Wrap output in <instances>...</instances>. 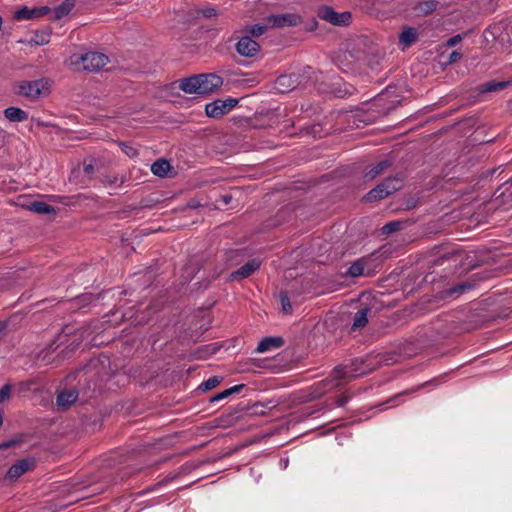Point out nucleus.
Returning a JSON list of instances; mask_svg holds the SVG:
<instances>
[{
	"instance_id": "72a5a7b5",
	"label": "nucleus",
	"mask_w": 512,
	"mask_h": 512,
	"mask_svg": "<svg viewBox=\"0 0 512 512\" xmlns=\"http://www.w3.org/2000/svg\"><path fill=\"white\" fill-rule=\"evenodd\" d=\"M462 58V54L458 51H453L446 62V65L453 64Z\"/></svg>"
},
{
	"instance_id": "6ab92c4d",
	"label": "nucleus",
	"mask_w": 512,
	"mask_h": 512,
	"mask_svg": "<svg viewBox=\"0 0 512 512\" xmlns=\"http://www.w3.org/2000/svg\"><path fill=\"white\" fill-rule=\"evenodd\" d=\"M171 170L170 163L165 159H160L155 161L151 165V171L154 175L158 177H165L168 175V172Z\"/></svg>"
},
{
	"instance_id": "a878e982",
	"label": "nucleus",
	"mask_w": 512,
	"mask_h": 512,
	"mask_svg": "<svg viewBox=\"0 0 512 512\" xmlns=\"http://www.w3.org/2000/svg\"><path fill=\"white\" fill-rule=\"evenodd\" d=\"M347 273L352 277L361 276L364 273V265L362 261L354 262L349 268Z\"/></svg>"
},
{
	"instance_id": "5701e85b",
	"label": "nucleus",
	"mask_w": 512,
	"mask_h": 512,
	"mask_svg": "<svg viewBox=\"0 0 512 512\" xmlns=\"http://www.w3.org/2000/svg\"><path fill=\"white\" fill-rule=\"evenodd\" d=\"M179 91H182L181 79L162 86L160 93L169 96H177L179 95Z\"/></svg>"
},
{
	"instance_id": "c9c22d12",
	"label": "nucleus",
	"mask_w": 512,
	"mask_h": 512,
	"mask_svg": "<svg viewBox=\"0 0 512 512\" xmlns=\"http://www.w3.org/2000/svg\"><path fill=\"white\" fill-rule=\"evenodd\" d=\"M201 12L206 18H211L217 15L216 10L213 7L204 8Z\"/></svg>"
},
{
	"instance_id": "c85d7f7f",
	"label": "nucleus",
	"mask_w": 512,
	"mask_h": 512,
	"mask_svg": "<svg viewBox=\"0 0 512 512\" xmlns=\"http://www.w3.org/2000/svg\"><path fill=\"white\" fill-rule=\"evenodd\" d=\"M388 167L387 161L379 162L377 165H375L368 173L367 177L369 178H375L377 175H379L385 168Z\"/></svg>"
},
{
	"instance_id": "e433bc0d",
	"label": "nucleus",
	"mask_w": 512,
	"mask_h": 512,
	"mask_svg": "<svg viewBox=\"0 0 512 512\" xmlns=\"http://www.w3.org/2000/svg\"><path fill=\"white\" fill-rule=\"evenodd\" d=\"M49 34L46 33V34H43L41 37H40V40H35L37 44H45L49 41Z\"/></svg>"
},
{
	"instance_id": "1a4fd4ad",
	"label": "nucleus",
	"mask_w": 512,
	"mask_h": 512,
	"mask_svg": "<svg viewBox=\"0 0 512 512\" xmlns=\"http://www.w3.org/2000/svg\"><path fill=\"white\" fill-rule=\"evenodd\" d=\"M259 49V43L246 34H243L236 43V51L244 57L255 56Z\"/></svg>"
},
{
	"instance_id": "f03ea898",
	"label": "nucleus",
	"mask_w": 512,
	"mask_h": 512,
	"mask_svg": "<svg viewBox=\"0 0 512 512\" xmlns=\"http://www.w3.org/2000/svg\"><path fill=\"white\" fill-rule=\"evenodd\" d=\"M109 62L107 55L99 52H87L80 56H72L71 64L75 66L76 70H85L96 72L104 68Z\"/></svg>"
},
{
	"instance_id": "b1692460",
	"label": "nucleus",
	"mask_w": 512,
	"mask_h": 512,
	"mask_svg": "<svg viewBox=\"0 0 512 512\" xmlns=\"http://www.w3.org/2000/svg\"><path fill=\"white\" fill-rule=\"evenodd\" d=\"M368 309H362L355 314L353 320V329L363 328L368 322Z\"/></svg>"
},
{
	"instance_id": "f704fd0d",
	"label": "nucleus",
	"mask_w": 512,
	"mask_h": 512,
	"mask_svg": "<svg viewBox=\"0 0 512 512\" xmlns=\"http://www.w3.org/2000/svg\"><path fill=\"white\" fill-rule=\"evenodd\" d=\"M399 226V222H390L383 227V231L384 233H391L398 230Z\"/></svg>"
},
{
	"instance_id": "bb28decb",
	"label": "nucleus",
	"mask_w": 512,
	"mask_h": 512,
	"mask_svg": "<svg viewBox=\"0 0 512 512\" xmlns=\"http://www.w3.org/2000/svg\"><path fill=\"white\" fill-rule=\"evenodd\" d=\"M221 382V379L220 377L218 376H213V377H210L208 380H206L205 382H203L199 388L203 391H208V390H211L213 388H215L216 386H218Z\"/></svg>"
},
{
	"instance_id": "a211bd4d",
	"label": "nucleus",
	"mask_w": 512,
	"mask_h": 512,
	"mask_svg": "<svg viewBox=\"0 0 512 512\" xmlns=\"http://www.w3.org/2000/svg\"><path fill=\"white\" fill-rule=\"evenodd\" d=\"M4 115L11 122H23L28 119L27 112L17 107L6 108Z\"/></svg>"
},
{
	"instance_id": "f3484780",
	"label": "nucleus",
	"mask_w": 512,
	"mask_h": 512,
	"mask_svg": "<svg viewBox=\"0 0 512 512\" xmlns=\"http://www.w3.org/2000/svg\"><path fill=\"white\" fill-rule=\"evenodd\" d=\"M30 468V463L26 460H21L11 466L8 470L7 476L11 480H16Z\"/></svg>"
},
{
	"instance_id": "7ed1b4c3",
	"label": "nucleus",
	"mask_w": 512,
	"mask_h": 512,
	"mask_svg": "<svg viewBox=\"0 0 512 512\" xmlns=\"http://www.w3.org/2000/svg\"><path fill=\"white\" fill-rule=\"evenodd\" d=\"M18 96H39L41 94L51 93V84L47 79L35 81H23L15 89Z\"/></svg>"
},
{
	"instance_id": "4be33fe9",
	"label": "nucleus",
	"mask_w": 512,
	"mask_h": 512,
	"mask_svg": "<svg viewBox=\"0 0 512 512\" xmlns=\"http://www.w3.org/2000/svg\"><path fill=\"white\" fill-rule=\"evenodd\" d=\"M269 24L268 22H266V24H255V25H250V26H246L243 30H242V33L243 34H246V35H249L251 38L252 37H260L261 35H263L264 33H266L267 29L269 28Z\"/></svg>"
},
{
	"instance_id": "20e7f679",
	"label": "nucleus",
	"mask_w": 512,
	"mask_h": 512,
	"mask_svg": "<svg viewBox=\"0 0 512 512\" xmlns=\"http://www.w3.org/2000/svg\"><path fill=\"white\" fill-rule=\"evenodd\" d=\"M358 374L353 373L352 370L347 367H338L334 369L330 377L318 383V386H323V389L316 393V396H320L322 393L328 392L341 384V380L348 377H354Z\"/></svg>"
},
{
	"instance_id": "ddd939ff",
	"label": "nucleus",
	"mask_w": 512,
	"mask_h": 512,
	"mask_svg": "<svg viewBox=\"0 0 512 512\" xmlns=\"http://www.w3.org/2000/svg\"><path fill=\"white\" fill-rule=\"evenodd\" d=\"M75 6V0H64L59 6L54 9L50 8V12L47 14L50 20H60L67 16L73 7Z\"/></svg>"
},
{
	"instance_id": "f257e3e1",
	"label": "nucleus",
	"mask_w": 512,
	"mask_h": 512,
	"mask_svg": "<svg viewBox=\"0 0 512 512\" xmlns=\"http://www.w3.org/2000/svg\"><path fill=\"white\" fill-rule=\"evenodd\" d=\"M223 85V79L214 73L192 75L181 79L182 92L185 94H213Z\"/></svg>"
},
{
	"instance_id": "393cba45",
	"label": "nucleus",
	"mask_w": 512,
	"mask_h": 512,
	"mask_svg": "<svg viewBox=\"0 0 512 512\" xmlns=\"http://www.w3.org/2000/svg\"><path fill=\"white\" fill-rule=\"evenodd\" d=\"M242 388H243V385H235L229 389L222 391L221 393H218L216 396H214L212 398V401L223 400V399L229 397L230 395L239 392Z\"/></svg>"
},
{
	"instance_id": "9d476101",
	"label": "nucleus",
	"mask_w": 512,
	"mask_h": 512,
	"mask_svg": "<svg viewBox=\"0 0 512 512\" xmlns=\"http://www.w3.org/2000/svg\"><path fill=\"white\" fill-rule=\"evenodd\" d=\"M50 12L48 6L28 8L26 6L18 9L14 13V19L17 21L30 20L43 17Z\"/></svg>"
},
{
	"instance_id": "c756f323",
	"label": "nucleus",
	"mask_w": 512,
	"mask_h": 512,
	"mask_svg": "<svg viewBox=\"0 0 512 512\" xmlns=\"http://www.w3.org/2000/svg\"><path fill=\"white\" fill-rule=\"evenodd\" d=\"M279 297H280V302H281V306H282V311L286 314L290 313L291 312V304H290V300H289L287 293L281 292Z\"/></svg>"
},
{
	"instance_id": "2eb2a0df",
	"label": "nucleus",
	"mask_w": 512,
	"mask_h": 512,
	"mask_svg": "<svg viewBox=\"0 0 512 512\" xmlns=\"http://www.w3.org/2000/svg\"><path fill=\"white\" fill-rule=\"evenodd\" d=\"M295 80L291 75H281L275 82L276 93L286 94L293 90Z\"/></svg>"
},
{
	"instance_id": "f8f14e48",
	"label": "nucleus",
	"mask_w": 512,
	"mask_h": 512,
	"mask_svg": "<svg viewBox=\"0 0 512 512\" xmlns=\"http://www.w3.org/2000/svg\"><path fill=\"white\" fill-rule=\"evenodd\" d=\"M509 86H512V81L490 80L485 83L479 84L475 88V92H477L478 94L496 93L503 91L505 88Z\"/></svg>"
},
{
	"instance_id": "39448f33",
	"label": "nucleus",
	"mask_w": 512,
	"mask_h": 512,
	"mask_svg": "<svg viewBox=\"0 0 512 512\" xmlns=\"http://www.w3.org/2000/svg\"><path fill=\"white\" fill-rule=\"evenodd\" d=\"M237 104V98H227L225 100L216 98L214 102L206 105L205 111L207 116L212 118H219L230 112Z\"/></svg>"
},
{
	"instance_id": "4c0bfd02",
	"label": "nucleus",
	"mask_w": 512,
	"mask_h": 512,
	"mask_svg": "<svg viewBox=\"0 0 512 512\" xmlns=\"http://www.w3.org/2000/svg\"><path fill=\"white\" fill-rule=\"evenodd\" d=\"M85 171H86L87 173L92 172V171H93V167H92V165H87V166H85Z\"/></svg>"
},
{
	"instance_id": "9b49d317",
	"label": "nucleus",
	"mask_w": 512,
	"mask_h": 512,
	"mask_svg": "<svg viewBox=\"0 0 512 512\" xmlns=\"http://www.w3.org/2000/svg\"><path fill=\"white\" fill-rule=\"evenodd\" d=\"M17 205L38 214H50L54 211L53 207L45 202L31 201L23 196L18 198Z\"/></svg>"
},
{
	"instance_id": "6e6552de",
	"label": "nucleus",
	"mask_w": 512,
	"mask_h": 512,
	"mask_svg": "<svg viewBox=\"0 0 512 512\" xmlns=\"http://www.w3.org/2000/svg\"><path fill=\"white\" fill-rule=\"evenodd\" d=\"M318 16L333 24V25H347L351 20V14L349 12L338 13L329 6H323L318 11Z\"/></svg>"
},
{
	"instance_id": "423d86ee",
	"label": "nucleus",
	"mask_w": 512,
	"mask_h": 512,
	"mask_svg": "<svg viewBox=\"0 0 512 512\" xmlns=\"http://www.w3.org/2000/svg\"><path fill=\"white\" fill-rule=\"evenodd\" d=\"M271 28L293 27L302 23V18L297 13H284L269 15L265 19Z\"/></svg>"
},
{
	"instance_id": "aec40b11",
	"label": "nucleus",
	"mask_w": 512,
	"mask_h": 512,
	"mask_svg": "<svg viewBox=\"0 0 512 512\" xmlns=\"http://www.w3.org/2000/svg\"><path fill=\"white\" fill-rule=\"evenodd\" d=\"M77 396L74 390L62 391L57 396V403L61 407H68L77 400Z\"/></svg>"
},
{
	"instance_id": "dca6fc26",
	"label": "nucleus",
	"mask_w": 512,
	"mask_h": 512,
	"mask_svg": "<svg viewBox=\"0 0 512 512\" xmlns=\"http://www.w3.org/2000/svg\"><path fill=\"white\" fill-rule=\"evenodd\" d=\"M418 30L414 27H404L399 36V41L404 47H409L418 39Z\"/></svg>"
},
{
	"instance_id": "0eeeda50",
	"label": "nucleus",
	"mask_w": 512,
	"mask_h": 512,
	"mask_svg": "<svg viewBox=\"0 0 512 512\" xmlns=\"http://www.w3.org/2000/svg\"><path fill=\"white\" fill-rule=\"evenodd\" d=\"M402 181L397 178H389L383 181L380 185H378L376 188L372 189L369 194L368 198L373 200H379L387 197L394 191H397L401 188Z\"/></svg>"
},
{
	"instance_id": "2f4dec72",
	"label": "nucleus",
	"mask_w": 512,
	"mask_h": 512,
	"mask_svg": "<svg viewBox=\"0 0 512 512\" xmlns=\"http://www.w3.org/2000/svg\"><path fill=\"white\" fill-rule=\"evenodd\" d=\"M10 393H11V386L10 385L3 386L0 390V402L8 399L10 396Z\"/></svg>"
},
{
	"instance_id": "4468645a",
	"label": "nucleus",
	"mask_w": 512,
	"mask_h": 512,
	"mask_svg": "<svg viewBox=\"0 0 512 512\" xmlns=\"http://www.w3.org/2000/svg\"><path fill=\"white\" fill-rule=\"evenodd\" d=\"M260 261L257 259H253L239 268L237 271L232 273V278L234 280H240L249 277L252 273H254L260 267Z\"/></svg>"
},
{
	"instance_id": "412c9836",
	"label": "nucleus",
	"mask_w": 512,
	"mask_h": 512,
	"mask_svg": "<svg viewBox=\"0 0 512 512\" xmlns=\"http://www.w3.org/2000/svg\"><path fill=\"white\" fill-rule=\"evenodd\" d=\"M282 343H283V341L281 338L268 337L259 342V344L257 346V351L260 353H263V352L269 351L271 348L280 347L282 345Z\"/></svg>"
},
{
	"instance_id": "473e14b6",
	"label": "nucleus",
	"mask_w": 512,
	"mask_h": 512,
	"mask_svg": "<svg viewBox=\"0 0 512 512\" xmlns=\"http://www.w3.org/2000/svg\"><path fill=\"white\" fill-rule=\"evenodd\" d=\"M462 39H463L462 35L457 34V35L449 38L446 41V46L447 47H453V46L457 45L458 43H460L462 41Z\"/></svg>"
},
{
	"instance_id": "cd10ccee",
	"label": "nucleus",
	"mask_w": 512,
	"mask_h": 512,
	"mask_svg": "<svg viewBox=\"0 0 512 512\" xmlns=\"http://www.w3.org/2000/svg\"><path fill=\"white\" fill-rule=\"evenodd\" d=\"M438 2L435 0H428L419 3V8L422 12L428 14L436 10Z\"/></svg>"
},
{
	"instance_id": "7c9ffc66",
	"label": "nucleus",
	"mask_w": 512,
	"mask_h": 512,
	"mask_svg": "<svg viewBox=\"0 0 512 512\" xmlns=\"http://www.w3.org/2000/svg\"><path fill=\"white\" fill-rule=\"evenodd\" d=\"M121 149L130 158L135 157L137 155L136 149L128 144L122 143Z\"/></svg>"
}]
</instances>
